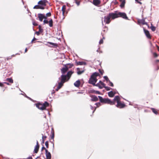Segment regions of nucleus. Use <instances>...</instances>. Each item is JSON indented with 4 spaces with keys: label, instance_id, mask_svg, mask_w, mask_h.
<instances>
[{
    "label": "nucleus",
    "instance_id": "nucleus-54",
    "mask_svg": "<svg viewBox=\"0 0 159 159\" xmlns=\"http://www.w3.org/2000/svg\"><path fill=\"white\" fill-rule=\"evenodd\" d=\"M102 87V89L103 88H105L107 86H106V84L105 83H103L101 84V85Z\"/></svg>",
    "mask_w": 159,
    "mask_h": 159
},
{
    "label": "nucleus",
    "instance_id": "nucleus-3",
    "mask_svg": "<svg viewBox=\"0 0 159 159\" xmlns=\"http://www.w3.org/2000/svg\"><path fill=\"white\" fill-rule=\"evenodd\" d=\"M38 2H39V9L44 10L46 6V3H48V1H39Z\"/></svg>",
    "mask_w": 159,
    "mask_h": 159
},
{
    "label": "nucleus",
    "instance_id": "nucleus-2",
    "mask_svg": "<svg viewBox=\"0 0 159 159\" xmlns=\"http://www.w3.org/2000/svg\"><path fill=\"white\" fill-rule=\"evenodd\" d=\"M118 11H115L113 12H110L108 13L111 18L112 20L118 18Z\"/></svg>",
    "mask_w": 159,
    "mask_h": 159
},
{
    "label": "nucleus",
    "instance_id": "nucleus-23",
    "mask_svg": "<svg viewBox=\"0 0 159 159\" xmlns=\"http://www.w3.org/2000/svg\"><path fill=\"white\" fill-rule=\"evenodd\" d=\"M108 96L110 98H112L114 97L115 95V93L114 92V91L111 90L107 93Z\"/></svg>",
    "mask_w": 159,
    "mask_h": 159
},
{
    "label": "nucleus",
    "instance_id": "nucleus-26",
    "mask_svg": "<svg viewBox=\"0 0 159 159\" xmlns=\"http://www.w3.org/2000/svg\"><path fill=\"white\" fill-rule=\"evenodd\" d=\"M52 131L51 132V134L50 135V137H49V139H52L54 141V138L55 137V133L53 131H52Z\"/></svg>",
    "mask_w": 159,
    "mask_h": 159
},
{
    "label": "nucleus",
    "instance_id": "nucleus-63",
    "mask_svg": "<svg viewBox=\"0 0 159 159\" xmlns=\"http://www.w3.org/2000/svg\"><path fill=\"white\" fill-rule=\"evenodd\" d=\"M35 146H38V147H40V145H39V142L38 140L36 141V144Z\"/></svg>",
    "mask_w": 159,
    "mask_h": 159
},
{
    "label": "nucleus",
    "instance_id": "nucleus-59",
    "mask_svg": "<svg viewBox=\"0 0 159 159\" xmlns=\"http://www.w3.org/2000/svg\"><path fill=\"white\" fill-rule=\"evenodd\" d=\"M4 84H6L8 85H11V84L9 82H3V85H4Z\"/></svg>",
    "mask_w": 159,
    "mask_h": 159
},
{
    "label": "nucleus",
    "instance_id": "nucleus-36",
    "mask_svg": "<svg viewBox=\"0 0 159 159\" xmlns=\"http://www.w3.org/2000/svg\"><path fill=\"white\" fill-rule=\"evenodd\" d=\"M151 110L152 112L155 114L157 115L158 114V112L156 109L154 108H151Z\"/></svg>",
    "mask_w": 159,
    "mask_h": 159
},
{
    "label": "nucleus",
    "instance_id": "nucleus-19",
    "mask_svg": "<svg viewBox=\"0 0 159 159\" xmlns=\"http://www.w3.org/2000/svg\"><path fill=\"white\" fill-rule=\"evenodd\" d=\"M99 76V74L98 72H95L92 74L89 79H92V78H97V77Z\"/></svg>",
    "mask_w": 159,
    "mask_h": 159
},
{
    "label": "nucleus",
    "instance_id": "nucleus-1",
    "mask_svg": "<svg viewBox=\"0 0 159 159\" xmlns=\"http://www.w3.org/2000/svg\"><path fill=\"white\" fill-rule=\"evenodd\" d=\"M74 72V71L72 70H69L67 72L66 74L64 75L65 76L64 77H62L61 78L62 79V80H64L65 82H67L70 80Z\"/></svg>",
    "mask_w": 159,
    "mask_h": 159
},
{
    "label": "nucleus",
    "instance_id": "nucleus-56",
    "mask_svg": "<svg viewBox=\"0 0 159 159\" xmlns=\"http://www.w3.org/2000/svg\"><path fill=\"white\" fill-rule=\"evenodd\" d=\"M140 1H135V3L136 4L138 3L141 5L142 3Z\"/></svg>",
    "mask_w": 159,
    "mask_h": 159
},
{
    "label": "nucleus",
    "instance_id": "nucleus-62",
    "mask_svg": "<svg viewBox=\"0 0 159 159\" xmlns=\"http://www.w3.org/2000/svg\"><path fill=\"white\" fill-rule=\"evenodd\" d=\"M112 102L113 103V105L115 104L116 102V100H114V98L112 100H111Z\"/></svg>",
    "mask_w": 159,
    "mask_h": 159
},
{
    "label": "nucleus",
    "instance_id": "nucleus-45",
    "mask_svg": "<svg viewBox=\"0 0 159 159\" xmlns=\"http://www.w3.org/2000/svg\"><path fill=\"white\" fill-rule=\"evenodd\" d=\"M39 2H38L37 4L35 5V6H34V7H33V9H39Z\"/></svg>",
    "mask_w": 159,
    "mask_h": 159
},
{
    "label": "nucleus",
    "instance_id": "nucleus-40",
    "mask_svg": "<svg viewBox=\"0 0 159 159\" xmlns=\"http://www.w3.org/2000/svg\"><path fill=\"white\" fill-rule=\"evenodd\" d=\"M120 99V97L119 96L116 95L115 97L114 98V100H116V102H118L120 101H119Z\"/></svg>",
    "mask_w": 159,
    "mask_h": 159
},
{
    "label": "nucleus",
    "instance_id": "nucleus-13",
    "mask_svg": "<svg viewBox=\"0 0 159 159\" xmlns=\"http://www.w3.org/2000/svg\"><path fill=\"white\" fill-rule=\"evenodd\" d=\"M42 102H38L37 103H35L34 104V105L36 106V107L39 109L42 110L43 111V107L42 106Z\"/></svg>",
    "mask_w": 159,
    "mask_h": 159
},
{
    "label": "nucleus",
    "instance_id": "nucleus-38",
    "mask_svg": "<svg viewBox=\"0 0 159 159\" xmlns=\"http://www.w3.org/2000/svg\"><path fill=\"white\" fill-rule=\"evenodd\" d=\"M151 52L154 58H156L158 56V55L156 52H153L152 50H151Z\"/></svg>",
    "mask_w": 159,
    "mask_h": 159
},
{
    "label": "nucleus",
    "instance_id": "nucleus-27",
    "mask_svg": "<svg viewBox=\"0 0 159 159\" xmlns=\"http://www.w3.org/2000/svg\"><path fill=\"white\" fill-rule=\"evenodd\" d=\"M98 98L99 99V102L102 103H105L106 98H103L102 96H98Z\"/></svg>",
    "mask_w": 159,
    "mask_h": 159
},
{
    "label": "nucleus",
    "instance_id": "nucleus-9",
    "mask_svg": "<svg viewBox=\"0 0 159 159\" xmlns=\"http://www.w3.org/2000/svg\"><path fill=\"white\" fill-rule=\"evenodd\" d=\"M143 28L144 33L147 38L148 39H151V36L149 31L148 30L146 29L144 27H143Z\"/></svg>",
    "mask_w": 159,
    "mask_h": 159
},
{
    "label": "nucleus",
    "instance_id": "nucleus-37",
    "mask_svg": "<svg viewBox=\"0 0 159 159\" xmlns=\"http://www.w3.org/2000/svg\"><path fill=\"white\" fill-rule=\"evenodd\" d=\"M151 30L153 32L155 31L156 29V27L154 26L152 23H151Z\"/></svg>",
    "mask_w": 159,
    "mask_h": 159
},
{
    "label": "nucleus",
    "instance_id": "nucleus-30",
    "mask_svg": "<svg viewBox=\"0 0 159 159\" xmlns=\"http://www.w3.org/2000/svg\"><path fill=\"white\" fill-rule=\"evenodd\" d=\"M6 81H8L11 83H13V80L11 77L7 78L6 79Z\"/></svg>",
    "mask_w": 159,
    "mask_h": 159
},
{
    "label": "nucleus",
    "instance_id": "nucleus-20",
    "mask_svg": "<svg viewBox=\"0 0 159 159\" xmlns=\"http://www.w3.org/2000/svg\"><path fill=\"white\" fill-rule=\"evenodd\" d=\"M75 64L76 66L78 65H86L87 64L86 62L83 61H78L76 60L75 61Z\"/></svg>",
    "mask_w": 159,
    "mask_h": 159
},
{
    "label": "nucleus",
    "instance_id": "nucleus-52",
    "mask_svg": "<svg viewBox=\"0 0 159 159\" xmlns=\"http://www.w3.org/2000/svg\"><path fill=\"white\" fill-rule=\"evenodd\" d=\"M32 24L34 26H37L38 25V24L35 20H34L33 21Z\"/></svg>",
    "mask_w": 159,
    "mask_h": 159
},
{
    "label": "nucleus",
    "instance_id": "nucleus-48",
    "mask_svg": "<svg viewBox=\"0 0 159 159\" xmlns=\"http://www.w3.org/2000/svg\"><path fill=\"white\" fill-rule=\"evenodd\" d=\"M75 2L77 5V6H79L80 4V1H74V3Z\"/></svg>",
    "mask_w": 159,
    "mask_h": 159
},
{
    "label": "nucleus",
    "instance_id": "nucleus-15",
    "mask_svg": "<svg viewBox=\"0 0 159 159\" xmlns=\"http://www.w3.org/2000/svg\"><path fill=\"white\" fill-rule=\"evenodd\" d=\"M89 96L91 98L90 100L92 102H97L98 100V98L95 95L90 94Z\"/></svg>",
    "mask_w": 159,
    "mask_h": 159
},
{
    "label": "nucleus",
    "instance_id": "nucleus-12",
    "mask_svg": "<svg viewBox=\"0 0 159 159\" xmlns=\"http://www.w3.org/2000/svg\"><path fill=\"white\" fill-rule=\"evenodd\" d=\"M42 106L43 107V109L44 110H46L48 111V109L47 108V107H48L49 104V103L47 101H45L43 103L42 102Z\"/></svg>",
    "mask_w": 159,
    "mask_h": 159
},
{
    "label": "nucleus",
    "instance_id": "nucleus-11",
    "mask_svg": "<svg viewBox=\"0 0 159 159\" xmlns=\"http://www.w3.org/2000/svg\"><path fill=\"white\" fill-rule=\"evenodd\" d=\"M111 17L109 14L104 17V22L106 24H109L111 22Z\"/></svg>",
    "mask_w": 159,
    "mask_h": 159
},
{
    "label": "nucleus",
    "instance_id": "nucleus-8",
    "mask_svg": "<svg viewBox=\"0 0 159 159\" xmlns=\"http://www.w3.org/2000/svg\"><path fill=\"white\" fill-rule=\"evenodd\" d=\"M44 18H45V14L39 13L38 14V17L36 19V20H39L40 21L42 22Z\"/></svg>",
    "mask_w": 159,
    "mask_h": 159
},
{
    "label": "nucleus",
    "instance_id": "nucleus-22",
    "mask_svg": "<svg viewBox=\"0 0 159 159\" xmlns=\"http://www.w3.org/2000/svg\"><path fill=\"white\" fill-rule=\"evenodd\" d=\"M77 70V73L78 75H80L83 74L85 71V70L84 69L82 70H80V68L78 67L76 68Z\"/></svg>",
    "mask_w": 159,
    "mask_h": 159
},
{
    "label": "nucleus",
    "instance_id": "nucleus-31",
    "mask_svg": "<svg viewBox=\"0 0 159 159\" xmlns=\"http://www.w3.org/2000/svg\"><path fill=\"white\" fill-rule=\"evenodd\" d=\"M53 21L52 19H51L48 21V25L50 27H52L53 26Z\"/></svg>",
    "mask_w": 159,
    "mask_h": 159
},
{
    "label": "nucleus",
    "instance_id": "nucleus-16",
    "mask_svg": "<svg viewBox=\"0 0 159 159\" xmlns=\"http://www.w3.org/2000/svg\"><path fill=\"white\" fill-rule=\"evenodd\" d=\"M98 80L97 78H92L89 79L88 80V83L93 85V84L96 83Z\"/></svg>",
    "mask_w": 159,
    "mask_h": 159
},
{
    "label": "nucleus",
    "instance_id": "nucleus-44",
    "mask_svg": "<svg viewBox=\"0 0 159 159\" xmlns=\"http://www.w3.org/2000/svg\"><path fill=\"white\" fill-rule=\"evenodd\" d=\"M95 105H96V108L97 107H99L101 105V102H97L95 103L94 104Z\"/></svg>",
    "mask_w": 159,
    "mask_h": 159
},
{
    "label": "nucleus",
    "instance_id": "nucleus-47",
    "mask_svg": "<svg viewBox=\"0 0 159 159\" xmlns=\"http://www.w3.org/2000/svg\"><path fill=\"white\" fill-rule=\"evenodd\" d=\"M104 79L106 80L107 82L109 81V79L107 76H103Z\"/></svg>",
    "mask_w": 159,
    "mask_h": 159
},
{
    "label": "nucleus",
    "instance_id": "nucleus-51",
    "mask_svg": "<svg viewBox=\"0 0 159 159\" xmlns=\"http://www.w3.org/2000/svg\"><path fill=\"white\" fill-rule=\"evenodd\" d=\"M98 71L100 73V74L101 75H103V73H104V70H101L100 69H98Z\"/></svg>",
    "mask_w": 159,
    "mask_h": 159
},
{
    "label": "nucleus",
    "instance_id": "nucleus-57",
    "mask_svg": "<svg viewBox=\"0 0 159 159\" xmlns=\"http://www.w3.org/2000/svg\"><path fill=\"white\" fill-rule=\"evenodd\" d=\"M158 62H159V59H157L154 62V64L155 65H157Z\"/></svg>",
    "mask_w": 159,
    "mask_h": 159
},
{
    "label": "nucleus",
    "instance_id": "nucleus-4",
    "mask_svg": "<svg viewBox=\"0 0 159 159\" xmlns=\"http://www.w3.org/2000/svg\"><path fill=\"white\" fill-rule=\"evenodd\" d=\"M67 68V66H66V65L64 64L63 65V67L61 69V72L62 74L60 76V77L59 78V80H60L61 78L62 77H65V73L68 70Z\"/></svg>",
    "mask_w": 159,
    "mask_h": 159
},
{
    "label": "nucleus",
    "instance_id": "nucleus-24",
    "mask_svg": "<svg viewBox=\"0 0 159 159\" xmlns=\"http://www.w3.org/2000/svg\"><path fill=\"white\" fill-rule=\"evenodd\" d=\"M80 80L78 79L74 83V84L75 87L78 88L80 86Z\"/></svg>",
    "mask_w": 159,
    "mask_h": 159
},
{
    "label": "nucleus",
    "instance_id": "nucleus-10",
    "mask_svg": "<svg viewBox=\"0 0 159 159\" xmlns=\"http://www.w3.org/2000/svg\"><path fill=\"white\" fill-rule=\"evenodd\" d=\"M88 92L90 93L102 95V93L100 92L98 90H95L93 89H89L88 91Z\"/></svg>",
    "mask_w": 159,
    "mask_h": 159
},
{
    "label": "nucleus",
    "instance_id": "nucleus-55",
    "mask_svg": "<svg viewBox=\"0 0 159 159\" xmlns=\"http://www.w3.org/2000/svg\"><path fill=\"white\" fill-rule=\"evenodd\" d=\"M113 91H114V93H115V95L116 94H119V93L116 90V89H113Z\"/></svg>",
    "mask_w": 159,
    "mask_h": 159
},
{
    "label": "nucleus",
    "instance_id": "nucleus-43",
    "mask_svg": "<svg viewBox=\"0 0 159 159\" xmlns=\"http://www.w3.org/2000/svg\"><path fill=\"white\" fill-rule=\"evenodd\" d=\"M45 145L47 148H49V141L48 140L46 141L45 143Z\"/></svg>",
    "mask_w": 159,
    "mask_h": 159
},
{
    "label": "nucleus",
    "instance_id": "nucleus-5",
    "mask_svg": "<svg viewBox=\"0 0 159 159\" xmlns=\"http://www.w3.org/2000/svg\"><path fill=\"white\" fill-rule=\"evenodd\" d=\"M118 18L120 17L126 20H129L126 14L124 12H120L118 11Z\"/></svg>",
    "mask_w": 159,
    "mask_h": 159
},
{
    "label": "nucleus",
    "instance_id": "nucleus-53",
    "mask_svg": "<svg viewBox=\"0 0 159 159\" xmlns=\"http://www.w3.org/2000/svg\"><path fill=\"white\" fill-rule=\"evenodd\" d=\"M42 139H44L43 140L45 141L46 139L47 138V136L46 135H44L43 134H42Z\"/></svg>",
    "mask_w": 159,
    "mask_h": 159
},
{
    "label": "nucleus",
    "instance_id": "nucleus-58",
    "mask_svg": "<svg viewBox=\"0 0 159 159\" xmlns=\"http://www.w3.org/2000/svg\"><path fill=\"white\" fill-rule=\"evenodd\" d=\"M39 32L40 33H42L43 31V28H39Z\"/></svg>",
    "mask_w": 159,
    "mask_h": 159
},
{
    "label": "nucleus",
    "instance_id": "nucleus-34",
    "mask_svg": "<svg viewBox=\"0 0 159 159\" xmlns=\"http://www.w3.org/2000/svg\"><path fill=\"white\" fill-rule=\"evenodd\" d=\"M66 6L65 5H63L61 11H62V14L63 16H64V12L65 11V9H66Z\"/></svg>",
    "mask_w": 159,
    "mask_h": 159
},
{
    "label": "nucleus",
    "instance_id": "nucleus-60",
    "mask_svg": "<svg viewBox=\"0 0 159 159\" xmlns=\"http://www.w3.org/2000/svg\"><path fill=\"white\" fill-rule=\"evenodd\" d=\"M103 43V40L102 39H101L99 41V44H102Z\"/></svg>",
    "mask_w": 159,
    "mask_h": 159
},
{
    "label": "nucleus",
    "instance_id": "nucleus-32",
    "mask_svg": "<svg viewBox=\"0 0 159 159\" xmlns=\"http://www.w3.org/2000/svg\"><path fill=\"white\" fill-rule=\"evenodd\" d=\"M118 1H112L111 3V6L114 5H116L118 4Z\"/></svg>",
    "mask_w": 159,
    "mask_h": 159
},
{
    "label": "nucleus",
    "instance_id": "nucleus-14",
    "mask_svg": "<svg viewBox=\"0 0 159 159\" xmlns=\"http://www.w3.org/2000/svg\"><path fill=\"white\" fill-rule=\"evenodd\" d=\"M90 2L95 6L99 7L100 6L101 1H88Z\"/></svg>",
    "mask_w": 159,
    "mask_h": 159
},
{
    "label": "nucleus",
    "instance_id": "nucleus-6",
    "mask_svg": "<svg viewBox=\"0 0 159 159\" xmlns=\"http://www.w3.org/2000/svg\"><path fill=\"white\" fill-rule=\"evenodd\" d=\"M61 81H59V80L57 81V84L58 86L55 89L56 91H58L60 89L63 85V84L66 82L64 80H62L61 78Z\"/></svg>",
    "mask_w": 159,
    "mask_h": 159
},
{
    "label": "nucleus",
    "instance_id": "nucleus-17",
    "mask_svg": "<svg viewBox=\"0 0 159 159\" xmlns=\"http://www.w3.org/2000/svg\"><path fill=\"white\" fill-rule=\"evenodd\" d=\"M141 24L143 25H147L148 23L146 22L145 20H144V19H138V24Z\"/></svg>",
    "mask_w": 159,
    "mask_h": 159
},
{
    "label": "nucleus",
    "instance_id": "nucleus-18",
    "mask_svg": "<svg viewBox=\"0 0 159 159\" xmlns=\"http://www.w3.org/2000/svg\"><path fill=\"white\" fill-rule=\"evenodd\" d=\"M45 154L46 157V159H51L52 156L51 153L48 151V150H46Z\"/></svg>",
    "mask_w": 159,
    "mask_h": 159
},
{
    "label": "nucleus",
    "instance_id": "nucleus-46",
    "mask_svg": "<svg viewBox=\"0 0 159 159\" xmlns=\"http://www.w3.org/2000/svg\"><path fill=\"white\" fill-rule=\"evenodd\" d=\"M108 82H109L108 85L112 87H113L114 86V84L112 82H111L110 80H109Z\"/></svg>",
    "mask_w": 159,
    "mask_h": 159
},
{
    "label": "nucleus",
    "instance_id": "nucleus-33",
    "mask_svg": "<svg viewBox=\"0 0 159 159\" xmlns=\"http://www.w3.org/2000/svg\"><path fill=\"white\" fill-rule=\"evenodd\" d=\"M24 96L27 98L28 99H29V100L31 101H32L33 102H35L36 101H34V100L33 99H32L31 98H30V97H28V96H27L26 94L24 93Z\"/></svg>",
    "mask_w": 159,
    "mask_h": 159
},
{
    "label": "nucleus",
    "instance_id": "nucleus-41",
    "mask_svg": "<svg viewBox=\"0 0 159 159\" xmlns=\"http://www.w3.org/2000/svg\"><path fill=\"white\" fill-rule=\"evenodd\" d=\"M48 43L49 44L52 45L53 47H56L57 46V43H53L52 42H48Z\"/></svg>",
    "mask_w": 159,
    "mask_h": 159
},
{
    "label": "nucleus",
    "instance_id": "nucleus-7",
    "mask_svg": "<svg viewBox=\"0 0 159 159\" xmlns=\"http://www.w3.org/2000/svg\"><path fill=\"white\" fill-rule=\"evenodd\" d=\"M117 104L116 105V106L120 109H122L125 108L126 106V104L124 103H121L120 101L116 102Z\"/></svg>",
    "mask_w": 159,
    "mask_h": 159
},
{
    "label": "nucleus",
    "instance_id": "nucleus-35",
    "mask_svg": "<svg viewBox=\"0 0 159 159\" xmlns=\"http://www.w3.org/2000/svg\"><path fill=\"white\" fill-rule=\"evenodd\" d=\"M93 86L98 87L99 89H102V87L100 85H99V83H98L97 84L93 83Z\"/></svg>",
    "mask_w": 159,
    "mask_h": 159
},
{
    "label": "nucleus",
    "instance_id": "nucleus-49",
    "mask_svg": "<svg viewBox=\"0 0 159 159\" xmlns=\"http://www.w3.org/2000/svg\"><path fill=\"white\" fill-rule=\"evenodd\" d=\"M105 89L107 91H108L110 90L111 89H112L110 87H109L108 86H107L105 88Z\"/></svg>",
    "mask_w": 159,
    "mask_h": 159
},
{
    "label": "nucleus",
    "instance_id": "nucleus-28",
    "mask_svg": "<svg viewBox=\"0 0 159 159\" xmlns=\"http://www.w3.org/2000/svg\"><path fill=\"white\" fill-rule=\"evenodd\" d=\"M66 65V66H67V69L68 70L69 69L71 68L73 66H74V64L72 63H69L65 64Z\"/></svg>",
    "mask_w": 159,
    "mask_h": 159
},
{
    "label": "nucleus",
    "instance_id": "nucleus-25",
    "mask_svg": "<svg viewBox=\"0 0 159 159\" xmlns=\"http://www.w3.org/2000/svg\"><path fill=\"white\" fill-rule=\"evenodd\" d=\"M121 1L119 5L121 9H123L125 7V5L126 3V1Z\"/></svg>",
    "mask_w": 159,
    "mask_h": 159
},
{
    "label": "nucleus",
    "instance_id": "nucleus-29",
    "mask_svg": "<svg viewBox=\"0 0 159 159\" xmlns=\"http://www.w3.org/2000/svg\"><path fill=\"white\" fill-rule=\"evenodd\" d=\"M37 146H35L34 148V149L33 151V153H37L39 151V147H38Z\"/></svg>",
    "mask_w": 159,
    "mask_h": 159
},
{
    "label": "nucleus",
    "instance_id": "nucleus-39",
    "mask_svg": "<svg viewBox=\"0 0 159 159\" xmlns=\"http://www.w3.org/2000/svg\"><path fill=\"white\" fill-rule=\"evenodd\" d=\"M48 20L47 19V17L44 18L43 19V25H45L46 24H48Z\"/></svg>",
    "mask_w": 159,
    "mask_h": 159
},
{
    "label": "nucleus",
    "instance_id": "nucleus-64",
    "mask_svg": "<svg viewBox=\"0 0 159 159\" xmlns=\"http://www.w3.org/2000/svg\"><path fill=\"white\" fill-rule=\"evenodd\" d=\"M39 32V31H36L35 33V34H36L37 35H39L40 34Z\"/></svg>",
    "mask_w": 159,
    "mask_h": 159
},
{
    "label": "nucleus",
    "instance_id": "nucleus-42",
    "mask_svg": "<svg viewBox=\"0 0 159 159\" xmlns=\"http://www.w3.org/2000/svg\"><path fill=\"white\" fill-rule=\"evenodd\" d=\"M51 15V13L50 12H49L46 14V15L45 14V16L46 17H50Z\"/></svg>",
    "mask_w": 159,
    "mask_h": 159
},
{
    "label": "nucleus",
    "instance_id": "nucleus-61",
    "mask_svg": "<svg viewBox=\"0 0 159 159\" xmlns=\"http://www.w3.org/2000/svg\"><path fill=\"white\" fill-rule=\"evenodd\" d=\"M42 148H42V149L44 150H45V152L46 151V150H48V149H47V148H46L44 147V145H42Z\"/></svg>",
    "mask_w": 159,
    "mask_h": 159
},
{
    "label": "nucleus",
    "instance_id": "nucleus-50",
    "mask_svg": "<svg viewBox=\"0 0 159 159\" xmlns=\"http://www.w3.org/2000/svg\"><path fill=\"white\" fill-rule=\"evenodd\" d=\"M37 39H37L35 38L34 37L33 38V39L30 42V43H35V42H34V41L36 40Z\"/></svg>",
    "mask_w": 159,
    "mask_h": 159
},
{
    "label": "nucleus",
    "instance_id": "nucleus-21",
    "mask_svg": "<svg viewBox=\"0 0 159 159\" xmlns=\"http://www.w3.org/2000/svg\"><path fill=\"white\" fill-rule=\"evenodd\" d=\"M105 103L110 104V105H113V103L112 102L111 99L108 98H107L105 99Z\"/></svg>",
    "mask_w": 159,
    "mask_h": 159
}]
</instances>
